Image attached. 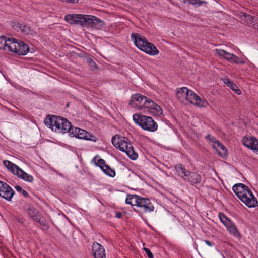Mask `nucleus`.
<instances>
[{"instance_id":"f257e3e1","label":"nucleus","mask_w":258,"mask_h":258,"mask_svg":"<svg viewBox=\"0 0 258 258\" xmlns=\"http://www.w3.org/2000/svg\"><path fill=\"white\" fill-rule=\"evenodd\" d=\"M112 143L116 148L125 152L131 159L135 160L138 158V154L135 152L132 144L128 142L127 138L115 135L112 139Z\"/></svg>"},{"instance_id":"f03ea898","label":"nucleus","mask_w":258,"mask_h":258,"mask_svg":"<svg viewBox=\"0 0 258 258\" xmlns=\"http://www.w3.org/2000/svg\"><path fill=\"white\" fill-rule=\"evenodd\" d=\"M131 38L134 40L136 46L146 53L151 55H155L159 53V50L153 44L139 34L132 33Z\"/></svg>"},{"instance_id":"7ed1b4c3","label":"nucleus","mask_w":258,"mask_h":258,"mask_svg":"<svg viewBox=\"0 0 258 258\" xmlns=\"http://www.w3.org/2000/svg\"><path fill=\"white\" fill-rule=\"evenodd\" d=\"M133 119L136 124L139 125L144 130L155 132L158 128L157 123L150 116L139 114H134Z\"/></svg>"},{"instance_id":"20e7f679","label":"nucleus","mask_w":258,"mask_h":258,"mask_svg":"<svg viewBox=\"0 0 258 258\" xmlns=\"http://www.w3.org/2000/svg\"><path fill=\"white\" fill-rule=\"evenodd\" d=\"M82 27L89 26L97 29H102L104 27V22L96 17L92 15H83Z\"/></svg>"},{"instance_id":"39448f33","label":"nucleus","mask_w":258,"mask_h":258,"mask_svg":"<svg viewBox=\"0 0 258 258\" xmlns=\"http://www.w3.org/2000/svg\"><path fill=\"white\" fill-rule=\"evenodd\" d=\"M28 45L25 44L22 41H18L15 38H13V41L11 46H10V52L16 53L19 55H24L27 54L29 51Z\"/></svg>"},{"instance_id":"423d86ee","label":"nucleus","mask_w":258,"mask_h":258,"mask_svg":"<svg viewBox=\"0 0 258 258\" xmlns=\"http://www.w3.org/2000/svg\"><path fill=\"white\" fill-rule=\"evenodd\" d=\"M184 99L200 107H206L208 104L206 100L201 99L199 96L190 90H188L187 97H185Z\"/></svg>"},{"instance_id":"0eeeda50","label":"nucleus","mask_w":258,"mask_h":258,"mask_svg":"<svg viewBox=\"0 0 258 258\" xmlns=\"http://www.w3.org/2000/svg\"><path fill=\"white\" fill-rule=\"evenodd\" d=\"M145 99H146V96L138 93L132 96L129 104L133 108L142 110L143 109Z\"/></svg>"},{"instance_id":"6e6552de","label":"nucleus","mask_w":258,"mask_h":258,"mask_svg":"<svg viewBox=\"0 0 258 258\" xmlns=\"http://www.w3.org/2000/svg\"><path fill=\"white\" fill-rule=\"evenodd\" d=\"M215 54L219 56L222 57L230 62H234L236 64H243L244 62L240 60L236 55L228 53L222 49H216Z\"/></svg>"},{"instance_id":"1a4fd4ad","label":"nucleus","mask_w":258,"mask_h":258,"mask_svg":"<svg viewBox=\"0 0 258 258\" xmlns=\"http://www.w3.org/2000/svg\"><path fill=\"white\" fill-rule=\"evenodd\" d=\"M14 194L15 191L8 184L0 181V196L10 201Z\"/></svg>"},{"instance_id":"9d476101","label":"nucleus","mask_w":258,"mask_h":258,"mask_svg":"<svg viewBox=\"0 0 258 258\" xmlns=\"http://www.w3.org/2000/svg\"><path fill=\"white\" fill-rule=\"evenodd\" d=\"M249 207H255L258 205V202L250 189L246 191L244 196L240 199Z\"/></svg>"},{"instance_id":"9b49d317","label":"nucleus","mask_w":258,"mask_h":258,"mask_svg":"<svg viewBox=\"0 0 258 258\" xmlns=\"http://www.w3.org/2000/svg\"><path fill=\"white\" fill-rule=\"evenodd\" d=\"M138 207L143 208L145 212H150L154 211V207L148 198L139 197Z\"/></svg>"},{"instance_id":"f8f14e48","label":"nucleus","mask_w":258,"mask_h":258,"mask_svg":"<svg viewBox=\"0 0 258 258\" xmlns=\"http://www.w3.org/2000/svg\"><path fill=\"white\" fill-rule=\"evenodd\" d=\"M60 116H57L54 115H47L44 120L45 125L51 128L53 131H54V128H56L57 125L61 121L60 120Z\"/></svg>"},{"instance_id":"ddd939ff","label":"nucleus","mask_w":258,"mask_h":258,"mask_svg":"<svg viewBox=\"0 0 258 258\" xmlns=\"http://www.w3.org/2000/svg\"><path fill=\"white\" fill-rule=\"evenodd\" d=\"M93 255L95 258H106L105 249L97 242H94L92 246Z\"/></svg>"},{"instance_id":"4468645a","label":"nucleus","mask_w":258,"mask_h":258,"mask_svg":"<svg viewBox=\"0 0 258 258\" xmlns=\"http://www.w3.org/2000/svg\"><path fill=\"white\" fill-rule=\"evenodd\" d=\"M13 28L18 32L20 31L24 35L33 36L35 34L34 31L31 29V27L25 24L18 23L14 25Z\"/></svg>"},{"instance_id":"2eb2a0df","label":"nucleus","mask_w":258,"mask_h":258,"mask_svg":"<svg viewBox=\"0 0 258 258\" xmlns=\"http://www.w3.org/2000/svg\"><path fill=\"white\" fill-rule=\"evenodd\" d=\"M60 120L61 121L59 124L56 128H54V132L59 133H66L70 129L71 122L66 118L60 117Z\"/></svg>"},{"instance_id":"dca6fc26","label":"nucleus","mask_w":258,"mask_h":258,"mask_svg":"<svg viewBox=\"0 0 258 258\" xmlns=\"http://www.w3.org/2000/svg\"><path fill=\"white\" fill-rule=\"evenodd\" d=\"M232 189L239 199H241V197L244 196L246 191L250 190L247 186L242 183L234 185L233 186Z\"/></svg>"},{"instance_id":"f3484780","label":"nucleus","mask_w":258,"mask_h":258,"mask_svg":"<svg viewBox=\"0 0 258 258\" xmlns=\"http://www.w3.org/2000/svg\"><path fill=\"white\" fill-rule=\"evenodd\" d=\"M82 14H68L66 16L65 20L71 24H79L81 26L82 24Z\"/></svg>"},{"instance_id":"a211bd4d","label":"nucleus","mask_w":258,"mask_h":258,"mask_svg":"<svg viewBox=\"0 0 258 258\" xmlns=\"http://www.w3.org/2000/svg\"><path fill=\"white\" fill-rule=\"evenodd\" d=\"M184 179L187 180L191 185H195L200 183L201 181V177L200 174L195 172H190L187 174V176H185Z\"/></svg>"},{"instance_id":"6ab92c4d","label":"nucleus","mask_w":258,"mask_h":258,"mask_svg":"<svg viewBox=\"0 0 258 258\" xmlns=\"http://www.w3.org/2000/svg\"><path fill=\"white\" fill-rule=\"evenodd\" d=\"M13 38H7L5 36H0V49L10 51V46H11Z\"/></svg>"},{"instance_id":"aec40b11","label":"nucleus","mask_w":258,"mask_h":258,"mask_svg":"<svg viewBox=\"0 0 258 258\" xmlns=\"http://www.w3.org/2000/svg\"><path fill=\"white\" fill-rule=\"evenodd\" d=\"M15 175H17L19 177L26 181L32 182L33 181V177L32 176L28 174L20 168L19 169L17 170Z\"/></svg>"},{"instance_id":"412c9836","label":"nucleus","mask_w":258,"mask_h":258,"mask_svg":"<svg viewBox=\"0 0 258 258\" xmlns=\"http://www.w3.org/2000/svg\"><path fill=\"white\" fill-rule=\"evenodd\" d=\"M77 138L94 141H95L96 139L94 136L90 135L86 131L81 129L79 134L77 135Z\"/></svg>"},{"instance_id":"4be33fe9","label":"nucleus","mask_w":258,"mask_h":258,"mask_svg":"<svg viewBox=\"0 0 258 258\" xmlns=\"http://www.w3.org/2000/svg\"><path fill=\"white\" fill-rule=\"evenodd\" d=\"M214 148H217V151L219 152V154L221 156L226 155L227 153L226 148L220 142L216 140L213 141Z\"/></svg>"},{"instance_id":"5701e85b","label":"nucleus","mask_w":258,"mask_h":258,"mask_svg":"<svg viewBox=\"0 0 258 258\" xmlns=\"http://www.w3.org/2000/svg\"><path fill=\"white\" fill-rule=\"evenodd\" d=\"M139 197L136 195H128L125 200V203L127 204H130L132 206H138Z\"/></svg>"},{"instance_id":"b1692460","label":"nucleus","mask_w":258,"mask_h":258,"mask_svg":"<svg viewBox=\"0 0 258 258\" xmlns=\"http://www.w3.org/2000/svg\"><path fill=\"white\" fill-rule=\"evenodd\" d=\"M224 83L226 84L233 91L237 94L240 95L241 93V91L238 88L237 85L229 78H225L223 79Z\"/></svg>"},{"instance_id":"393cba45","label":"nucleus","mask_w":258,"mask_h":258,"mask_svg":"<svg viewBox=\"0 0 258 258\" xmlns=\"http://www.w3.org/2000/svg\"><path fill=\"white\" fill-rule=\"evenodd\" d=\"M188 89L186 87H183L178 89L176 92V97L180 101L183 102L185 97H187V93Z\"/></svg>"},{"instance_id":"a878e982","label":"nucleus","mask_w":258,"mask_h":258,"mask_svg":"<svg viewBox=\"0 0 258 258\" xmlns=\"http://www.w3.org/2000/svg\"><path fill=\"white\" fill-rule=\"evenodd\" d=\"M175 169L178 173V175L182 178L187 176V174L189 172V171L187 170L185 167L181 164L176 165L175 166Z\"/></svg>"},{"instance_id":"bb28decb","label":"nucleus","mask_w":258,"mask_h":258,"mask_svg":"<svg viewBox=\"0 0 258 258\" xmlns=\"http://www.w3.org/2000/svg\"><path fill=\"white\" fill-rule=\"evenodd\" d=\"M27 213L34 221L36 220L41 215L37 210L31 206L28 208Z\"/></svg>"},{"instance_id":"cd10ccee","label":"nucleus","mask_w":258,"mask_h":258,"mask_svg":"<svg viewBox=\"0 0 258 258\" xmlns=\"http://www.w3.org/2000/svg\"><path fill=\"white\" fill-rule=\"evenodd\" d=\"M4 165L9 169L10 170V171L14 174H15L16 172H17V170L19 169V167L15 165L14 164L12 163L11 162L8 161V160H5L3 162Z\"/></svg>"},{"instance_id":"c85d7f7f","label":"nucleus","mask_w":258,"mask_h":258,"mask_svg":"<svg viewBox=\"0 0 258 258\" xmlns=\"http://www.w3.org/2000/svg\"><path fill=\"white\" fill-rule=\"evenodd\" d=\"M239 17L247 22L248 24H252L254 22V17L244 12H240L239 14Z\"/></svg>"},{"instance_id":"c756f323","label":"nucleus","mask_w":258,"mask_h":258,"mask_svg":"<svg viewBox=\"0 0 258 258\" xmlns=\"http://www.w3.org/2000/svg\"><path fill=\"white\" fill-rule=\"evenodd\" d=\"M226 227L230 233L232 234L234 236L236 237H240V234L234 223H232Z\"/></svg>"},{"instance_id":"7c9ffc66","label":"nucleus","mask_w":258,"mask_h":258,"mask_svg":"<svg viewBox=\"0 0 258 258\" xmlns=\"http://www.w3.org/2000/svg\"><path fill=\"white\" fill-rule=\"evenodd\" d=\"M155 103L153 100L148 99L147 98V97H146V99H145L144 101L143 109L147 108L148 109L149 111H151V110L155 105Z\"/></svg>"},{"instance_id":"2f4dec72","label":"nucleus","mask_w":258,"mask_h":258,"mask_svg":"<svg viewBox=\"0 0 258 258\" xmlns=\"http://www.w3.org/2000/svg\"><path fill=\"white\" fill-rule=\"evenodd\" d=\"M219 217L222 223L226 227L232 223L230 220L228 219L225 215L222 213L219 214Z\"/></svg>"},{"instance_id":"473e14b6","label":"nucleus","mask_w":258,"mask_h":258,"mask_svg":"<svg viewBox=\"0 0 258 258\" xmlns=\"http://www.w3.org/2000/svg\"><path fill=\"white\" fill-rule=\"evenodd\" d=\"M102 170L106 175L109 176L113 177L115 175V171L107 165L105 166L104 168H102Z\"/></svg>"},{"instance_id":"72a5a7b5","label":"nucleus","mask_w":258,"mask_h":258,"mask_svg":"<svg viewBox=\"0 0 258 258\" xmlns=\"http://www.w3.org/2000/svg\"><path fill=\"white\" fill-rule=\"evenodd\" d=\"M35 221L39 223V224L43 227L44 229H48L49 228L48 224L46 220L42 217L41 215H40V216L38 217V219Z\"/></svg>"},{"instance_id":"f704fd0d","label":"nucleus","mask_w":258,"mask_h":258,"mask_svg":"<svg viewBox=\"0 0 258 258\" xmlns=\"http://www.w3.org/2000/svg\"><path fill=\"white\" fill-rule=\"evenodd\" d=\"M81 129L76 127H73L70 124V129L68 131L70 135H72L73 137H77V135L79 134Z\"/></svg>"},{"instance_id":"c9c22d12","label":"nucleus","mask_w":258,"mask_h":258,"mask_svg":"<svg viewBox=\"0 0 258 258\" xmlns=\"http://www.w3.org/2000/svg\"><path fill=\"white\" fill-rule=\"evenodd\" d=\"M151 111H152L157 115H160L162 113V109L161 107L156 103H155V105Z\"/></svg>"},{"instance_id":"e433bc0d","label":"nucleus","mask_w":258,"mask_h":258,"mask_svg":"<svg viewBox=\"0 0 258 258\" xmlns=\"http://www.w3.org/2000/svg\"><path fill=\"white\" fill-rule=\"evenodd\" d=\"M187 2H189V4L192 5H197L198 6H201L203 4H206L207 2L201 0H187Z\"/></svg>"},{"instance_id":"4c0bfd02","label":"nucleus","mask_w":258,"mask_h":258,"mask_svg":"<svg viewBox=\"0 0 258 258\" xmlns=\"http://www.w3.org/2000/svg\"><path fill=\"white\" fill-rule=\"evenodd\" d=\"M96 165L98 166H99L101 169L102 168H104L105 166L106 165L104 160H103L102 159H99L98 160L97 163H96Z\"/></svg>"},{"instance_id":"58836bf2","label":"nucleus","mask_w":258,"mask_h":258,"mask_svg":"<svg viewBox=\"0 0 258 258\" xmlns=\"http://www.w3.org/2000/svg\"><path fill=\"white\" fill-rule=\"evenodd\" d=\"M89 66L90 69L92 71L96 72L98 71V67L96 63L94 61L92 63H91Z\"/></svg>"},{"instance_id":"ea45409f","label":"nucleus","mask_w":258,"mask_h":258,"mask_svg":"<svg viewBox=\"0 0 258 258\" xmlns=\"http://www.w3.org/2000/svg\"><path fill=\"white\" fill-rule=\"evenodd\" d=\"M143 250L145 251L149 258L153 257V255L151 252V251L149 250V249L144 247L143 248Z\"/></svg>"},{"instance_id":"a19ab883","label":"nucleus","mask_w":258,"mask_h":258,"mask_svg":"<svg viewBox=\"0 0 258 258\" xmlns=\"http://www.w3.org/2000/svg\"><path fill=\"white\" fill-rule=\"evenodd\" d=\"M62 2L68 3H77L79 0H60Z\"/></svg>"},{"instance_id":"79ce46f5","label":"nucleus","mask_w":258,"mask_h":258,"mask_svg":"<svg viewBox=\"0 0 258 258\" xmlns=\"http://www.w3.org/2000/svg\"><path fill=\"white\" fill-rule=\"evenodd\" d=\"M86 62L90 65L91 63H92L94 61L90 57H87L86 59Z\"/></svg>"},{"instance_id":"37998d69","label":"nucleus","mask_w":258,"mask_h":258,"mask_svg":"<svg viewBox=\"0 0 258 258\" xmlns=\"http://www.w3.org/2000/svg\"><path fill=\"white\" fill-rule=\"evenodd\" d=\"M115 215L117 218H120L122 216V213L120 212H116Z\"/></svg>"},{"instance_id":"c03bdc74","label":"nucleus","mask_w":258,"mask_h":258,"mask_svg":"<svg viewBox=\"0 0 258 258\" xmlns=\"http://www.w3.org/2000/svg\"><path fill=\"white\" fill-rule=\"evenodd\" d=\"M15 189H16L17 191H19V192H20V191H22V187L19 186V185H16L15 186Z\"/></svg>"},{"instance_id":"a18cd8bd","label":"nucleus","mask_w":258,"mask_h":258,"mask_svg":"<svg viewBox=\"0 0 258 258\" xmlns=\"http://www.w3.org/2000/svg\"><path fill=\"white\" fill-rule=\"evenodd\" d=\"M22 194L24 197H28L29 196V195L28 192L26 190H22Z\"/></svg>"},{"instance_id":"49530a36","label":"nucleus","mask_w":258,"mask_h":258,"mask_svg":"<svg viewBox=\"0 0 258 258\" xmlns=\"http://www.w3.org/2000/svg\"><path fill=\"white\" fill-rule=\"evenodd\" d=\"M205 242L209 246H213V244L209 241L208 240H205Z\"/></svg>"},{"instance_id":"de8ad7c7","label":"nucleus","mask_w":258,"mask_h":258,"mask_svg":"<svg viewBox=\"0 0 258 258\" xmlns=\"http://www.w3.org/2000/svg\"><path fill=\"white\" fill-rule=\"evenodd\" d=\"M207 138H208V139H210L211 141H212L213 142V140L214 139V138L212 137V139H211V135L208 134L207 136Z\"/></svg>"},{"instance_id":"09e8293b","label":"nucleus","mask_w":258,"mask_h":258,"mask_svg":"<svg viewBox=\"0 0 258 258\" xmlns=\"http://www.w3.org/2000/svg\"><path fill=\"white\" fill-rule=\"evenodd\" d=\"M183 3H185L187 2V0H180Z\"/></svg>"},{"instance_id":"8fccbe9b","label":"nucleus","mask_w":258,"mask_h":258,"mask_svg":"<svg viewBox=\"0 0 258 258\" xmlns=\"http://www.w3.org/2000/svg\"><path fill=\"white\" fill-rule=\"evenodd\" d=\"M253 27H254V28H256V26H255V24H253Z\"/></svg>"}]
</instances>
